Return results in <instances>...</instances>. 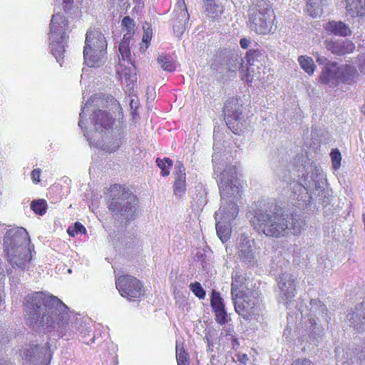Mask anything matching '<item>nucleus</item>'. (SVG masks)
Returning <instances> with one entry per match:
<instances>
[{
	"mask_svg": "<svg viewBox=\"0 0 365 365\" xmlns=\"http://www.w3.org/2000/svg\"><path fill=\"white\" fill-rule=\"evenodd\" d=\"M324 174L320 168L310 167L306 175L299 178V182L291 184L292 194L298 201L307 203L315 195V191L321 188L323 184Z\"/></svg>",
	"mask_w": 365,
	"mask_h": 365,
	"instance_id": "obj_6",
	"label": "nucleus"
},
{
	"mask_svg": "<svg viewBox=\"0 0 365 365\" xmlns=\"http://www.w3.org/2000/svg\"><path fill=\"white\" fill-rule=\"evenodd\" d=\"M130 36H127V34H124L123 40L119 45V52L121 54L122 58L124 61H131V53L129 48Z\"/></svg>",
	"mask_w": 365,
	"mask_h": 365,
	"instance_id": "obj_35",
	"label": "nucleus"
},
{
	"mask_svg": "<svg viewBox=\"0 0 365 365\" xmlns=\"http://www.w3.org/2000/svg\"><path fill=\"white\" fill-rule=\"evenodd\" d=\"M176 359L178 365H190L188 354L182 348L179 349L178 345L176 346Z\"/></svg>",
	"mask_w": 365,
	"mask_h": 365,
	"instance_id": "obj_39",
	"label": "nucleus"
},
{
	"mask_svg": "<svg viewBox=\"0 0 365 365\" xmlns=\"http://www.w3.org/2000/svg\"><path fill=\"white\" fill-rule=\"evenodd\" d=\"M213 149H214V153L212 155V161L213 166H214V173H215V174H216L217 172H220V168L217 166V165H218L220 158L221 157V155L216 152L217 146L215 145H214Z\"/></svg>",
	"mask_w": 365,
	"mask_h": 365,
	"instance_id": "obj_48",
	"label": "nucleus"
},
{
	"mask_svg": "<svg viewBox=\"0 0 365 365\" xmlns=\"http://www.w3.org/2000/svg\"><path fill=\"white\" fill-rule=\"evenodd\" d=\"M237 360L245 364L247 361L249 360V358L245 354H238L236 355Z\"/></svg>",
	"mask_w": 365,
	"mask_h": 365,
	"instance_id": "obj_54",
	"label": "nucleus"
},
{
	"mask_svg": "<svg viewBox=\"0 0 365 365\" xmlns=\"http://www.w3.org/2000/svg\"><path fill=\"white\" fill-rule=\"evenodd\" d=\"M67 232L71 237H75L78 234H86V230L81 222H76L73 226L68 227Z\"/></svg>",
	"mask_w": 365,
	"mask_h": 365,
	"instance_id": "obj_40",
	"label": "nucleus"
},
{
	"mask_svg": "<svg viewBox=\"0 0 365 365\" xmlns=\"http://www.w3.org/2000/svg\"><path fill=\"white\" fill-rule=\"evenodd\" d=\"M311 16H313V17H315V16H317V14H311Z\"/></svg>",
	"mask_w": 365,
	"mask_h": 365,
	"instance_id": "obj_62",
	"label": "nucleus"
},
{
	"mask_svg": "<svg viewBox=\"0 0 365 365\" xmlns=\"http://www.w3.org/2000/svg\"><path fill=\"white\" fill-rule=\"evenodd\" d=\"M90 31H87L86 35L85 40V46L83 49V58L84 63L87 64L88 67H83L82 69L81 84L82 86H84V90L83 91V99L85 101L84 106L81 108V113H80V120L78 122V125L84 132V135L87 137L86 134V126L84 123V114L86 113V110L88 108L91 106L90 101L91 97L89 96V86H90V70H89V63L91 62V47L90 45Z\"/></svg>",
	"mask_w": 365,
	"mask_h": 365,
	"instance_id": "obj_7",
	"label": "nucleus"
},
{
	"mask_svg": "<svg viewBox=\"0 0 365 365\" xmlns=\"http://www.w3.org/2000/svg\"><path fill=\"white\" fill-rule=\"evenodd\" d=\"M116 288L123 297L135 301L143 295V287L137 278L125 275L119 277L115 282Z\"/></svg>",
	"mask_w": 365,
	"mask_h": 365,
	"instance_id": "obj_10",
	"label": "nucleus"
},
{
	"mask_svg": "<svg viewBox=\"0 0 365 365\" xmlns=\"http://www.w3.org/2000/svg\"><path fill=\"white\" fill-rule=\"evenodd\" d=\"M250 223L259 233L275 238L289 235H298L306 225L300 215L278 213L270 207L256 210Z\"/></svg>",
	"mask_w": 365,
	"mask_h": 365,
	"instance_id": "obj_1",
	"label": "nucleus"
},
{
	"mask_svg": "<svg viewBox=\"0 0 365 365\" xmlns=\"http://www.w3.org/2000/svg\"><path fill=\"white\" fill-rule=\"evenodd\" d=\"M175 167L178 170L175 173V182L173 185V194L178 198H181L186 190L185 169L181 162H178Z\"/></svg>",
	"mask_w": 365,
	"mask_h": 365,
	"instance_id": "obj_22",
	"label": "nucleus"
},
{
	"mask_svg": "<svg viewBox=\"0 0 365 365\" xmlns=\"http://www.w3.org/2000/svg\"><path fill=\"white\" fill-rule=\"evenodd\" d=\"M240 46H242V48H247L250 46V41L246 38H242L240 40Z\"/></svg>",
	"mask_w": 365,
	"mask_h": 365,
	"instance_id": "obj_56",
	"label": "nucleus"
},
{
	"mask_svg": "<svg viewBox=\"0 0 365 365\" xmlns=\"http://www.w3.org/2000/svg\"><path fill=\"white\" fill-rule=\"evenodd\" d=\"M108 208L115 215L126 220H131L136 210L137 199L128 190L120 185L110 186Z\"/></svg>",
	"mask_w": 365,
	"mask_h": 365,
	"instance_id": "obj_4",
	"label": "nucleus"
},
{
	"mask_svg": "<svg viewBox=\"0 0 365 365\" xmlns=\"http://www.w3.org/2000/svg\"><path fill=\"white\" fill-rule=\"evenodd\" d=\"M157 62L165 71L173 72L176 68V66L171 58L163 53L158 55Z\"/></svg>",
	"mask_w": 365,
	"mask_h": 365,
	"instance_id": "obj_32",
	"label": "nucleus"
},
{
	"mask_svg": "<svg viewBox=\"0 0 365 365\" xmlns=\"http://www.w3.org/2000/svg\"><path fill=\"white\" fill-rule=\"evenodd\" d=\"M262 54L261 52L256 50H250L247 52L246 59L248 66L246 68V74L245 76H242V79L247 83L252 82L254 78L255 77L254 74L255 66L257 68H259V65L262 66V63H259V58H262Z\"/></svg>",
	"mask_w": 365,
	"mask_h": 365,
	"instance_id": "obj_19",
	"label": "nucleus"
},
{
	"mask_svg": "<svg viewBox=\"0 0 365 365\" xmlns=\"http://www.w3.org/2000/svg\"><path fill=\"white\" fill-rule=\"evenodd\" d=\"M236 174L235 168L230 165L220 173V178L217 182L222 205L215 214L216 220H220L225 222H230L239 213L237 202L241 197V190L236 185Z\"/></svg>",
	"mask_w": 365,
	"mask_h": 365,
	"instance_id": "obj_2",
	"label": "nucleus"
},
{
	"mask_svg": "<svg viewBox=\"0 0 365 365\" xmlns=\"http://www.w3.org/2000/svg\"><path fill=\"white\" fill-rule=\"evenodd\" d=\"M245 282V277L239 274L238 272H235L232 274V282L231 284V294L232 297H237L243 292L242 285Z\"/></svg>",
	"mask_w": 365,
	"mask_h": 365,
	"instance_id": "obj_30",
	"label": "nucleus"
},
{
	"mask_svg": "<svg viewBox=\"0 0 365 365\" xmlns=\"http://www.w3.org/2000/svg\"><path fill=\"white\" fill-rule=\"evenodd\" d=\"M225 120L233 133H237L240 129L242 118V106L235 98L227 100L224 106Z\"/></svg>",
	"mask_w": 365,
	"mask_h": 365,
	"instance_id": "obj_11",
	"label": "nucleus"
},
{
	"mask_svg": "<svg viewBox=\"0 0 365 365\" xmlns=\"http://www.w3.org/2000/svg\"><path fill=\"white\" fill-rule=\"evenodd\" d=\"M121 145L120 138H115L113 143H108L103 145V150L108 153H113Z\"/></svg>",
	"mask_w": 365,
	"mask_h": 365,
	"instance_id": "obj_44",
	"label": "nucleus"
},
{
	"mask_svg": "<svg viewBox=\"0 0 365 365\" xmlns=\"http://www.w3.org/2000/svg\"><path fill=\"white\" fill-rule=\"evenodd\" d=\"M108 98L110 99V102L115 103V101L114 98H113L112 96H109V97H108Z\"/></svg>",
	"mask_w": 365,
	"mask_h": 365,
	"instance_id": "obj_58",
	"label": "nucleus"
},
{
	"mask_svg": "<svg viewBox=\"0 0 365 365\" xmlns=\"http://www.w3.org/2000/svg\"><path fill=\"white\" fill-rule=\"evenodd\" d=\"M232 299L235 312L245 319H250L259 311L261 299L256 290L247 289Z\"/></svg>",
	"mask_w": 365,
	"mask_h": 365,
	"instance_id": "obj_8",
	"label": "nucleus"
},
{
	"mask_svg": "<svg viewBox=\"0 0 365 365\" xmlns=\"http://www.w3.org/2000/svg\"><path fill=\"white\" fill-rule=\"evenodd\" d=\"M324 1H327V0H308V2L311 6H319L323 4Z\"/></svg>",
	"mask_w": 365,
	"mask_h": 365,
	"instance_id": "obj_55",
	"label": "nucleus"
},
{
	"mask_svg": "<svg viewBox=\"0 0 365 365\" xmlns=\"http://www.w3.org/2000/svg\"><path fill=\"white\" fill-rule=\"evenodd\" d=\"M122 26L127 30V36H130L131 38V34L134 30V21L129 16H125L123 19Z\"/></svg>",
	"mask_w": 365,
	"mask_h": 365,
	"instance_id": "obj_42",
	"label": "nucleus"
},
{
	"mask_svg": "<svg viewBox=\"0 0 365 365\" xmlns=\"http://www.w3.org/2000/svg\"><path fill=\"white\" fill-rule=\"evenodd\" d=\"M210 304L214 312L225 309V304L220 293L215 291L212 292Z\"/></svg>",
	"mask_w": 365,
	"mask_h": 365,
	"instance_id": "obj_37",
	"label": "nucleus"
},
{
	"mask_svg": "<svg viewBox=\"0 0 365 365\" xmlns=\"http://www.w3.org/2000/svg\"><path fill=\"white\" fill-rule=\"evenodd\" d=\"M124 77H125V79L127 81L128 77V74L126 73H125Z\"/></svg>",
	"mask_w": 365,
	"mask_h": 365,
	"instance_id": "obj_59",
	"label": "nucleus"
},
{
	"mask_svg": "<svg viewBox=\"0 0 365 365\" xmlns=\"http://www.w3.org/2000/svg\"><path fill=\"white\" fill-rule=\"evenodd\" d=\"M324 45L327 51L336 56H344L352 53L355 49L354 43L348 39L327 38Z\"/></svg>",
	"mask_w": 365,
	"mask_h": 365,
	"instance_id": "obj_16",
	"label": "nucleus"
},
{
	"mask_svg": "<svg viewBox=\"0 0 365 365\" xmlns=\"http://www.w3.org/2000/svg\"><path fill=\"white\" fill-rule=\"evenodd\" d=\"M96 99H97V98H96V97H94V98L93 97L92 102H93H93H96Z\"/></svg>",
	"mask_w": 365,
	"mask_h": 365,
	"instance_id": "obj_60",
	"label": "nucleus"
},
{
	"mask_svg": "<svg viewBox=\"0 0 365 365\" xmlns=\"http://www.w3.org/2000/svg\"><path fill=\"white\" fill-rule=\"evenodd\" d=\"M31 209L37 215H43L47 210V202L43 199L34 200L31 202Z\"/></svg>",
	"mask_w": 365,
	"mask_h": 365,
	"instance_id": "obj_36",
	"label": "nucleus"
},
{
	"mask_svg": "<svg viewBox=\"0 0 365 365\" xmlns=\"http://www.w3.org/2000/svg\"><path fill=\"white\" fill-rule=\"evenodd\" d=\"M346 322L359 332L365 331V299L357 303L346 314Z\"/></svg>",
	"mask_w": 365,
	"mask_h": 365,
	"instance_id": "obj_14",
	"label": "nucleus"
},
{
	"mask_svg": "<svg viewBox=\"0 0 365 365\" xmlns=\"http://www.w3.org/2000/svg\"><path fill=\"white\" fill-rule=\"evenodd\" d=\"M57 312L56 309L49 308L48 312L43 315L39 312L37 315L26 318V324L29 326L51 327L55 322L53 317L57 315Z\"/></svg>",
	"mask_w": 365,
	"mask_h": 365,
	"instance_id": "obj_21",
	"label": "nucleus"
},
{
	"mask_svg": "<svg viewBox=\"0 0 365 365\" xmlns=\"http://www.w3.org/2000/svg\"><path fill=\"white\" fill-rule=\"evenodd\" d=\"M295 277L289 273H283L279 276L278 287L279 289V301L287 304L295 296Z\"/></svg>",
	"mask_w": 365,
	"mask_h": 365,
	"instance_id": "obj_13",
	"label": "nucleus"
},
{
	"mask_svg": "<svg viewBox=\"0 0 365 365\" xmlns=\"http://www.w3.org/2000/svg\"><path fill=\"white\" fill-rule=\"evenodd\" d=\"M361 112L364 113V115H365V102H364V104L361 107Z\"/></svg>",
	"mask_w": 365,
	"mask_h": 365,
	"instance_id": "obj_57",
	"label": "nucleus"
},
{
	"mask_svg": "<svg viewBox=\"0 0 365 365\" xmlns=\"http://www.w3.org/2000/svg\"><path fill=\"white\" fill-rule=\"evenodd\" d=\"M358 62L359 70L365 73V54L358 56Z\"/></svg>",
	"mask_w": 365,
	"mask_h": 365,
	"instance_id": "obj_52",
	"label": "nucleus"
},
{
	"mask_svg": "<svg viewBox=\"0 0 365 365\" xmlns=\"http://www.w3.org/2000/svg\"><path fill=\"white\" fill-rule=\"evenodd\" d=\"M188 21H182L176 19L173 24V32L177 36H180L185 30V24Z\"/></svg>",
	"mask_w": 365,
	"mask_h": 365,
	"instance_id": "obj_43",
	"label": "nucleus"
},
{
	"mask_svg": "<svg viewBox=\"0 0 365 365\" xmlns=\"http://www.w3.org/2000/svg\"><path fill=\"white\" fill-rule=\"evenodd\" d=\"M257 12V16L260 19H271L273 16V11L269 4L265 0H255L250 6L248 11L249 18H252V12Z\"/></svg>",
	"mask_w": 365,
	"mask_h": 365,
	"instance_id": "obj_24",
	"label": "nucleus"
},
{
	"mask_svg": "<svg viewBox=\"0 0 365 365\" xmlns=\"http://www.w3.org/2000/svg\"><path fill=\"white\" fill-rule=\"evenodd\" d=\"M107 60V41L99 31L93 33V68L101 67Z\"/></svg>",
	"mask_w": 365,
	"mask_h": 365,
	"instance_id": "obj_12",
	"label": "nucleus"
},
{
	"mask_svg": "<svg viewBox=\"0 0 365 365\" xmlns=\"http://www.w3.org/2000/svg\"><path fill=\"white\" fill-rule=\"evenodd\" d=\"M230 222H225L220 220H216V232L218 237L222 242H226L229 239L231 233V229L229 226Z\"/></svg>",
	"mask_w": 365,
	"mask_h": 365,
	"instance_id": "obj_29",
	"label": "nucleus"
},
{
	"mask_svg": "<svg viewBox=\"0 0 365 365\" xmlns=\"http://www.w3.org/2000/svg\"><path fill=\"white\" fill-rule=\"evenodd\" d=\"M309 321L313 326L322 327L328 324L330 317L326 306L317 299H311L309 302Z\"/></svg>",
	"mask_w": 365,
	"mask_h": 365,
	"instance_id": "obj_15",
	"label": "nucleus"
},
{
	"mask_svg": "<svg viewBox=\"0 0 365 365\" xmlns=\"http://www.w3.org/2000/svg\"><path fill=\"white\" fill-rule=\"evenodd\" d=\"M68 27V20L63 15L56 14L52 16L49 33L50 48L61 66L63 62L65 47L69 38L67 34Z\"/></svg>",
	"mask_w": 365,
	"mask_h": 365,
	"instance_id": "obj_5",
	"label": "nucleus"
},
{
	"mask_svg": "<svg viewBox=\"0 0 365 365\" xmlns=\"http://www.w3.org/2000/svg\"><path fill=\"white\" fill-rule=\"evenodd\" d=\"M30 242L25 228L15 227L7 230L4 238V251L12 266L24 269L30 262L32 259Z\"/></svg>",
	"mask_w": 365,
	"mask_h": 365,
	"instance_id": "obj_3",
	"label": "nucleus"
},
{
	"mask_svg": "<svg viewBox=\"0 0 365 365\" xmlns=\"http://www.w3.org/2000/svg\"><path fill=\"white\" fill-rule=\"evenodd\" d=\"M204 6L207 16L215 18L219 16L222 12V7L215 0H205Z\"/></svg>",
	"mask_w": 365,
	"mask_h": 365,
	"instance_id": "obj_31",
	"label": "nucleus"
},
{
	"mask_svg": "<svg viewBox=\"0 0 365 365\" xmlns=\"http://www.w3.org/2000/svg\"><path fill=\"white\" fill-rule=\"evenodd\" d=\"M48 302L52 305L62 304V302L55 296L46 297L43 292H36L26 295L24 302V311L25 317L30 318L33 315H37L42 305L47 306Z\"/></svg>",
	"mask_w": 365,
	"mask_h": 365,
	"instance_id": "obj_9",
	"label": "nucleus"
},
{
	"mask_svg": "<svg viewBox=\"0 0 365 365\" xmlns=\"http://www.w3.org/2000/svg\"><path fill=\"white\" fill-rule=\"evenodd\" d=\"M41 173V170L39 168L34 169L31 171V180L35 184H37L40 182Z\"/></svg>",
	"mask_w": 365,
	"mask_h": 365,
	"instance_id": "obj_51",
	"label": "nucleus"
},
{
	"mask_svg": "<svg viewBox=\"0 0 365 365\" xmlns=\"http://www.w3.org/2000/svg\"><path fill=\"white\" fill-rule=\"evenodd\" d=\"M314 56L316 58V61L319 65H325V66H327V65L328 63H332V62L329 61L328 58L327 57L320 55L318 52H316L315 53H314Z\"/></svg>",
	"mask_w": 365,
	"mask_h": 365,
	"instance_id": "obj_50",
	"label": "nucleus"
},
{
	"mask_svg": "<svg viewBox=\"0 0 365 365\" xmlns=\"http://www.w3.org/2000/svg\"><path fill=\"white\" fill-rule=\"evenodd\" d=\"M152 34L151 32L146 31L143 36V44L140 46V50L145 51L148 47V43L151 41Z\"/></svg>",
	"mask_w": 365,
	"mask_h": 365,
	"instance_id": "obj_49",
	"label": "nucleus"
},
{
	"mask_svg": "<svg viewBox=\"0 0 365 365\" xmlns=\"http://www.w3.org/2000/svg\"><path fill=\"white\" fill-rule=\"evenodd\" d=\"M322 83L327 84L329 87H335L340 82L338 73V65L336 63H328L319 76Z\"/></svg>",
	"mask_w": 365,
	"mask_h": 365,
	"instance_id": "obj_20",
	"label": "nucleus"
},
{
	"mask_svg": "<svg viewBox=\"0 0 365 365\" xmlns=\"http://www.w3.org/2000/svg\"><path fill=\"white\" fill-rule=\"evenodd\" d=\"M298 62L301 68L309 75H312L315 70V65L312 58L307 56H299Z\"/></svg>",
	"mask_w": 365,
	"mask_h": 365,
	"instance_id": "obj_34",
	"label": "nucleus"
},
{
	"mask_svg": "<svg viewBox=\"0 0 365 365\" xmlns=\"http://www.w3.org/2000/svg\"><path fill=\"white\" fill-rule=\"evenodd\" d=\"M156 163L157 165L161 169V174L163 176L169 175L170 170L167 168L166 164H168V167H171L173 165V160L168 158H165L163 160L157 158Z\"/></svg>",
	"mask_w": 365,
	"mask_h": 365,
	"instance_id": "obj_38",
	"label": "nucleus"
},
{
	"mask_svg": "<svg viewBox=\"0 0 365 365\" xmlns=\"http://www.w3.org/2000/svg\"><path fill=\"white\" fill-rule=\"evenodd\" d=\"M324 30L331 35L346 37L351 34V30L349 25L339 21H330L324 26Z\"/></svg>",
	"mask_w": 365,
	"mask_h": 365,
	"instance_id": "obj_25",
	"label": "nucleus"
},
{
	"mask_svg": "<svg viewBox=\"0 0 365 365\" xmlns=\"http://www.w3.org/2000/svg\"><path fill=\"white\" fill-rule=\"evenodd\" d=\"M222 66H223L224 71H235L237 69L240 70V73L245 72L243 66L242 58L237 54H230L223 58Z\"/></svg>",
	"mask_w": 365,
	"mask_h": 365,
	"instance_id": "obj_27",
	"label": "nucleus"
},
{
	"mask_svg": "<svg viewBox=\"0 0 365 365\" xmlns=\"http://www.w3.org/2000/svg\"><path fill=\"white\" fill-rule=\"evenodd\" d=\"M190 288L199 299H203L205 297V291L199 282L191 283Z\"/></svg>",
	"mask_w": 365,
	"mask_h": 365,
	"instance_id": "obj_41",
	"label": "nucleus"
},
{
	"mask_svg": "<svg viewBox=\"0 0 365 365\" xmlns=\"http://www.w3.org/2000/svg\"><path fill=\"white\" fill-rule=\"evenodd\" d=\"M212 66L216 67V66H217V62H216V63H212Z\"/></svg>",
	"mask_w": 365,
	"mask_h": 365,
	"instance_id": "obj_61",
	"label": "nucleus"
},
{
	"mask_svg": "<svg viewBox=\"0 0 365 365\" xmlns=\"http://www.w3.org/2000/svg\"><path fill=\"white\" fill-rule=\"evenodd\" d=\"M38 349V345L30 346L29 349H25L21 351L22 359L26 361H31L34 356V352Z\"/></svg>",
	"mask_w": 365,
	"mask_h": 365,
	"instance_id": "obj_46",
	"label": "nucleus"
},
{
	"mask_svg": "<svg viewBox=\"0 0 365 365\" xmlns=\"http://www.w3.org/2000/svg\"><path fill=\"white\" fill-rule=\"evenodd\" d=\"M93 114V118H95L94 127L96 131L109 130L113 128L115 118L106 110H98Z\"/></svg>",
	"mask_w": 365,
	"mask_h": 365,
	"instance_id": "obj_23",
	"label": "nucleus"
},
{
	"mask_svg": "<svg viewBox=\"0 0 365 365\" xmlns=\"http://www.w3.org/2000/svg\"><path fill=\"white\" fill-rule=\"evenodd\" d=\"M175 17L182 21H188L189 14L184 0H178L175 7Z\"/></svg>",
	"mask_w": 365,
	"mask_h": 365,
	"instance_id": "obj_33",
	"label": "nucleus"
},
{
	"mask_svg": "<svg viewBox=\"0 0 365 365\" xmlns=\"http://www.w3.org/2000/svg\"><path fill=\"white\" fill-rule=\"evenodd\" d=\"M345 9L352 18H365V0H345Z\"/></svg>",
	"mask_w": 365,
	"mask_h": 365,
	"instance_id": "obj_26",
	"label": "nucleus"
},
{
	"mask_svg": "<svg viewBox=\"0 0 365 365\" xmlns=\"http://www.w3.org/2000/svg\"><path fill=\"white\" fill-rule=\"evenodd\" d=\"M237 255L241 260L249 265H254L256 262L255 254L252 248L250 240L247 237H241L239 239Z\"/></svg>",
	"mask_w": 365,
	"mask_h": 365,
	"instance_id": "obj_17",
	"label": "nucleus"
},
{
	"mask_svg": "<svg viewBox=\"0 0 365 365\" xmlns=\"http://www.w3.org/2000/svg\"><path fill=\"white\" fill-rule=\"evenodd\" d=\"M257 12H252V18H249V27L257 34H269L272 28V18L260 19L257 16Z\"/></svg>",
	"mask_w": 365,
	"mask_h": 365,
	"instance_id": "obj_18",
	"label": "nucleus"
},
{
	"mask_svg": "<svg viewBox=\"0 0 365 365\" xmlns=\"http://www.w3.org/2000/svg\"><path fill=\"white\" fill-rule=\"evenodd\" d=\"M330 155H331V161H332V164H333V168L335 170H338L341 165V153L337 150H331Z\"/></svg>",
	"mask_w": 365,
	"mask_h": 365,
	"instance_id": "obj_45",
	"label": "nucleus"
},
{
	"mask_svg": "<svg viewBox=\"0 0 365 365\" xmlns=\"http://www.w3.org/2000/svg\"><path fill=\"white\" fill-rule=\"evenodd\" d=\"M339 81L342 83H350L358 76L356 69L350 65L338 66Z\"/></svg>",
	"mask_w": 365,
	"mask_h": 365,
	"instance_id": "obj_28",
	"label": "nucleus"
},
{
	"mask_svg": "<svg viewBox=\"0 0 365 365\" xmlns=\"http://www.w3.org/2000/svg\"><path fill=\"white\" fill-rule=\"evenodd\" d=\"M215 320L220 324H225L227 322V314L225 309L215 311Z\"/></svg>",
	"mask_w": 365,
	"mask_h": 365,
	"instance_id": "obj_47",
	"label": "nucleus"
},
{
	"mask_svg": "<svg viewBox=\"0 0 365 365\" xmlns=\"http://www.w3.org/2000/svg\"><path fill=\"white\" fill-rule=\"evenodd\" d=\"M291 365H314L313 363L307 359H299L294 361Z\"/></svg>",
	"mask_w": 365,
	"mask_h": 365,
	"instance_id": "obj_53",
	"label": "nucleus"
}]
</instances>
